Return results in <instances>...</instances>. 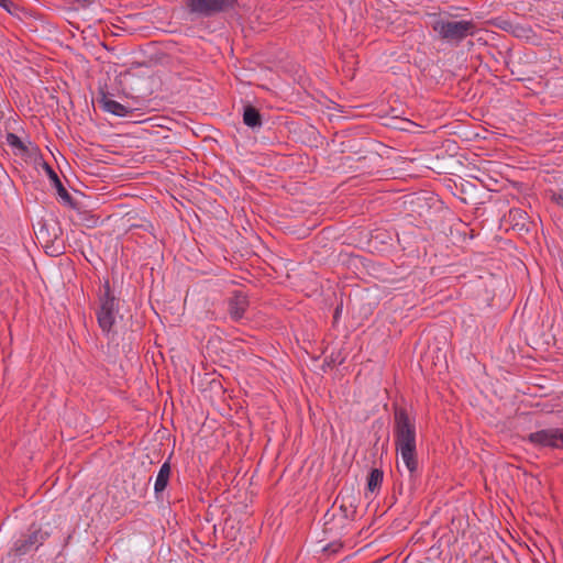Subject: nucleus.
<instances>
[{"label":"nucleus","instance_id":"obj_1","mask_svg":"<svg viewBox=\"0 0 563 563\" xmlns=\"http://www.w3.org/2000/svg\"><path fill=\"white\" fill-rule=\"evenodd\" d=\"M431 26L439 40L455 46L477 31L472 20L452 21L440 15L432 21Z\"/></svg>","mask_w":563,"mask_h":563},{"label":"nucleus","instance_id":"obj_2","mask_svg":"<svg viewBox=\"0 0 563 563\" xmlns=\"http://www.w3.org/2000/svg\"><path fill=\"white\" fill-rule=\"evenodd\" d=\"M103 291L99 294V309L97 310V321L103 333L109 334L115 323L119 313V298L111 290L109 280L103 284Z\"/></svg>","mask_w":563,"mask_h":563},{"label":"nucleus","instance_id":"obj_3","mask_svg":"<svg viewBox=\"0 0 563 563\" xmlns=\"http://www.w3.org/2000/svg\"><path fill=\"white\" fill-rule=\"evenodd\" d=\"M417 431L416 421L410 417L408 411L402 407H395L394 409V439L395 445L408 446L417 445L416 443Z\"/></svg>","mask_w":563,"mask_h":563},{"label":"nucleus","instance_id":"obj_4","mask_svg":"<svg viewBox=\"0 0 563 563\" xmlns=\"http://www.w3.org/2000/svg\"><path fill=\"white\" fill-rule=\"evenodd\" d=\"M49 537L51 532L32 525L30 533L24 538L18 539L8 551L5 556L8 563H15L16 559L27 554L33 549L37 550Z\"/></svg>","mask_w":563,"mask_h":563},{"label":"nucleus","instance_id":"obj_5","mask_svg":"<svg viewBox=\"0 0 563 563\" xmlns=\"http://www.w3.org/2000/svg\"><path fill=\"white\" fill-rule=\"evenodd\" d=\"M185 10L191 20L211 18L218 13L231 10L236 0H185Z\"/></svg>","mask_w":563,"mask_h":563},{"label":"nucleus","instance_id":"obj_6","mask_svg":"<svg viewBox=\"0 0 563 563\" xmlns=\"http://www.w3.org/2000/svg\"><path fill=\"white\" fill-rule=\"evenodd\" d=\"M396 450L400 454L402 463L408 471L409 488L412 490L416 488L421 475L417 456V445L398 446Z\"/></svg>","mask_w":563,"mask_h":563},{"label":"nucleus","instance_id":"obj_7","mask_svg":"<svg viewBox=\"0 0 563 563\" xmlns=\"http://www.w3.org/2000/svg\"><path fill=\"white\" fill-rule=\"evenodd\" d=\"M527 440L537 446L560 448L563 443V429H543L532 432Z\"/></svg>","mask_w":563,"mask_h":563},{"label":"nucleus","instance_id":"obj_8","mask_svg":"<svg viewBox=\"0 0 563 563\" xmlns=\"http://www.w3.org/2000/svg\"><path fill=\"white\" fill-rule=\"evenodd\" d=\"M249 307V297L241 290H234L228 299V312L233 321H240Z\"/></svg>","mask_w":563,"mask_h":563},{"label":"nucleus","instance_id":"obj_9","mask_svg":"<svg viewBox=\"0 0 563 563\" xmlns=\"http://www.w3.org/2000/svg\"><path fill=\"white\" fill-rule=\"evenodd\" d=\"M98 102L102 110L117 117H128L134 111V109L129 104H122L111 99L104 90L99 91Z\"/></svg>","mask_w":563,"mask_h":563},{"label":"nucleus","instance_id":"obj_10","mask_svg":"<svg viewBox=\"0 0 563 563\" xmlns=\"http://www.w3.org/2000/svg\"><path fill=\"white\" fill-rule=\"evenodd\" d=\"M335 503H340V510L345 519H352L356 512V497L353 490H341L338 495Z\"/></svg>","mask_w":563,"mask_h":563},{"label":"nucleus","instance_id":"obj_11","mask_svg":"<svg viewBox=\"0 0 563 563\" xmlns=\"http://www.w3.org/2000/svg\"><path fill=\"white\" fill-rule=\"evenodd\" d=\"M172 475V467L169 461H166L161 466L154 483V495L156 500H161L163 493L167 488Z\"/></svg>","mask_w":563,"mask_h":563},{"label":"nucleus","instance_id":"obj_12","mask_svg":"<svg viewBox=\"0 0 563 563\" xmlns=\"http://www.w3.org/2000/svg\"><path fill=\"white\" fill-rule=\"evenodd\" d=\"M43 167H44V170L46 172L48 178L51 179L53 186L56 188L57 190V194L59 196V198L68 206L70 207H74V199L73 197L70 196V194L66 190V188L64 187V185L62 184L58 175L56 174V172L52 168L51 165H48L47 163H44L43 164Z\"/></svg>","mask_w":563,"mask_h":563},{"label":"nucleus","instance_id":"obj_13","mask_svg":"<svg viewBox=\"0 0 563 563\" xmlns=\"http://www.w3.org/2000/svg\"><path fill=\"white\" fill-rule=\"evenodd\" d=\"M243 123L253 130L260 129L263 125V119L260 110L252 104L244 106Z\"/></svg>","mask_w":563,"mask_h":563},{"label":"nucleus","instance_id":"obj_14","mask_svg":"<svg viewBox=\"0 0 563 563\" xmlns=\"http://www.w3.org/2000/svg\"><path fill=\"white\" fill-rule=\"evenodd\" d=\"M508 218L512 223V227L518 228L519 230L526 228V224L529 219L528 213L520 208H511L509 210Z\"/></svg>","mask_w":563,"mask_h":563},{"label":"nucleus","instance_id":"obj_15","mask_svg":"<svg viewBox=\"0 0 563 563\" xmlns=\"http://www.w3.org/2000/svg\"><path fill=\"white\" fill-rule=\"evenodd\" d=\"M503 29L511 32L516 37L519 38H530L533 33L530 26L522 25L520 23L506 22Z\"/></svg>","mask_w":563,"mask_h":563},{"label":"nucleus","instance_id":"obj_16","mask_svg":"<svg viewBox=\"0 0 563 563\" xmlns=\"http://www.w3.org/2000/svg\"><path fill=\"white\" fill-rule=\"evenodd\" d=\"M384 473L379 468H373L367 476V489L369 493H375L380 488L383 483Z\"/></svg>","mask_w":563,"mask_h":563},{"label":"nucleus","instance_id":"obj_17","mask_svg":"<svg viewBox=\"0 0 563 563\" xmlns=\"http://www.w3.org/2000/svg\"><path fill=\"white\" fill-rule=\"evenodd\" d=\"M8 145L12 148L18 150L21 154L27 153V147L21 141V139L14 133H8L5 136Z\"/></svg>","mask_w":563,"mask_h":563},{"label":"nucleus","instance_id":"obj_18","mask_svg":"<svg viewBox=\"0 0 563 563\" xmlns=\"http://www.w3.org/2000/svg\"><path fill=\"white\" fill-rule=\"evenodd\" d=\"M342 548L341 543H331L323 548L324 552L335 553Z\"/></svg>","mask_w":563,"mask_h":563},{"label":"nucleus","instance_id":"obj_19","mask_svg":"<svg viewBox=\"0 0 563 563\" xmlns=\"http://www.w3.org/2000/svg\"><path fill=\"white\" fill-rule=\"evenodd\" d=\"M12 5H13V3L10 0H0V7L3 8L8 12H11Z\"/></svg>","mask_w":563,"mask_h":563},{"label":"nucleus","instance_id":"obj_20","mask_svg":"<svg viewBox=\"0 0 563 563\" xmlns=\"http://www.w3.org/2000/svg\"><path fill=\"white\" fill-rule=\"evenodd\" d=\"M552 200H553L558 206H560V207H562V208H563V195H561V194H559V195H558V194H554V195L552 196Z\"/></svg>","mask_w":563,"mask_h":563},{"label":"nucleus","instance_id":"obj_21","mask_svg":"<svg viewBox=\"0 0 563 563\" xmlns=\"http://www.w3.org/2000/svg\"><path fill=\"white\" fill-rule=\"evenodd\" d=\"M77 2H79L81 4V7L86 8V7H89L93 0H76Z\"/></svg>","mask_w":563,"mask_h":563},{"label":"nucleus","instance_id":"obj_22","mask_svg":"<svg viewBox=\"0 0 563 563\" xmlns=\"http://www.w3.org/2000/svg\"><path fill=\"white\" fill-rule=\"evenodd\" d=\"M339 313H340V308H336L335 309V313H334V318H336L339 316Z\"/></svg>","mask_w":563,"mask_h":563}]
</instances>
